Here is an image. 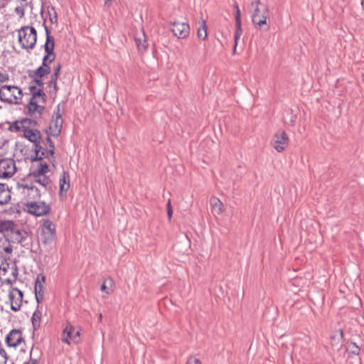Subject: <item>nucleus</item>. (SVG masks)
<instances>
[{
    "mask_svg": "<svg viewBox=\"0 0 364 364\" xmlns=\"http://www.w3.org/2000/svg\"><path fill=\"white\" fill-rule=\"evenodd\" d=\"M242 23H237L236 24V30H235V36H234V38H235V45H234V50H233V53H235L236 51V48H237V43H238V41L241 36V34H242Z\"/></svg>",
    "mask_w": 364,
    "mask_h": 364,
    "instance_id": "29",
    "label": "nucleus"
},
{
    "mask_svg": "<svg viewBox=\"0 0 364 364\" xmlns=\"http://www.w3.org/2000/svg\"><path fill=\"white\" fill-rule=\"evenodd\" d=\"M10 198L9 190L4 184L0 183V205L7 203Z\"/></svg>",
    "mask_w": 364,
    "mask_h": 364,
    "instance_id": "25",
    "label": "nucleus"
},
{
    "mask_svg": "<svg viewBox=\"0 0 364 364\" xmlns=\"http://www.w3.org/2000/svg\"><path fill=\"white\" fill-rule=\"evenodd\" d=\"M102 314H100V315H99V321H102Z\"/></svg>",
    "mask_w": 364,
    "mask_h": 364,
    "instance_id": "48",
    "label": "nucleus"
},
{
    "mask_svg": "<svg viewBox=\"0 0 364 364\" xmlns=\"http://www.w3.org/2000/svg\"><path fill=\"white\" fill-rule=\"evenodd\" d=\"M200 25L199 28H198L197 34H198V38L200 40L203 41L208 36L207 26H206V24H205V21L204 20H202L200 22Z\"/></svg>",
    "mask_w": 364,
    "mask_h": 364,
    "instance_id": "26",
    "label": "nucleus"
},
{
    "mask_svg": "<svg viewBox=\"0 0 364 364\" xmlns=\"http://www.w3.org/2000/svg\"><path fill=\"white\" fill-rule=\"evenodd\" d=\"M48 14L50 16V21L52 23H55L58 21L57 13L53 7L48 8Z\"/></svg>",
    "mask_w": 364,
    "mask_h": 364,
    "instance_id": "31",
    "label": "nucleus"
},
{
    "mask_svg": "<svg viewBox=\"0 0 364 364\" xmlns=\"http://www.w3.org/2000/svg\"><path fill=\"white\" fill-rule=\"evenodd\" d=\"M35 294H36V299L38 303H39L41 301L43 300V294L41 293L39 291L35 292Z\"/></svg>",
    "mask_w": 364,
    "mask_h": 364,
    "instance_id": "36",
    "label": "nucleus"
},
{
    "mask_svg": "<svg viewBox=\"0 0 364 364\" xmlns=\"http://www.w3.org/2000/svg\"><path fill=\"white\" fill-rule=\"evenodd\" d=\"M25 180H28L29 182L38 183L42 187H46L50 183V179L46 176H37L35 177L26 178Z\"/></svg>",
    "mask_w": 364,
    "mask_h": 364,
    "instance_id": "23",
    "label": "nucleus"
},
{
    "mask_svg": "<svg viewBox=\"0 0 364 364\" xmlns=\"http://www.w3.org/2000/svg\"><path fill=\"white\" fill-rule=\"evenodd\" d=\"M58 77H59V75H58V74H54V73H53V74L51 75V78H50V80H51V81H53V82H56V81H57V80H58Z\"/></svg>",
    "mask_w": 364,
    "mask_h": 364,
    "instance_id": "41",
    "label": "nucleus"
},
{
    "mask_svg": "<svg viewBox=\"0 0 364 364\" xmlns=\"http://www.w3.org/2000/svg\"><path fill=\"white\" fill-rule=\"evenodd\" d=\"M212 212L214 215H220L223 211V203L216 197H212L210 200Z\"/></svg>",
    "mask_w": 364,
    "mask_h": 364,
    "instance_id": "24",
    "label": "nucleus"
},
{
    "mask_svg": "<svg viewBox=\"0 0 364 364\" xmlns=\"http://www.w3.org/2000/svg\"><path fill=\"white\" fill-rule=\"evenodd\" d=\"M46 33V41L44 44L46 55L43 58L42 65L33 72L37 77H43L50 72L49 64L54 61L55 58V54L54 53L55 42L54 38L50 34L48 28L45 26Z\"/></svg>",
    "mask_w": 364,
    "mask_h": 364,
    "instance_id": "2",
    "label": "nucleus"
},
{
    "mask_svg": "<svg viewBox=\"0 0 364 364\" xmlns=\"http://www.w3.org/2000/svg\"><path fill=\"white\" fill-rule=\"evenodd\" d=\"M16 188L18 191L22 190V193L31 198L36 199L41 197V191L32 182H29L28 180L23 179L18 182L16 185Z\"/></svg>",
    "mask_w": 364,
    "mask_h": 364,
    "instance_id": "10",
    "label": "nucleus"
},
{
    "mask_svg": "<svg viewBox=\"0 0 364 364\" xmlns=\"http://www.w3.org/2000/svg\"><path fill=\"white\" fill-rule=\"evenodd\" d=\"M289 144V137L284 131L279 130L273 136L271 144L278 152L283 151Z\"/></svg>",
    "mask_w": 364,
    "mask_h": 364,
    "instance_id": "12",
    "label": "nucleus"
},
{
    "mask_svg": "<svg viewBox=\"0 0 364 364\" xmlns=\"http://www.w3.org/2000/svg\"><path fill=\"white\" fill-rule=\"evenodd\" d=\"M60 195L63 193L65 195L70 188V176L69 174L63 171L59 179Z\"/></svg>",
    "mask_w": 364,
    "mask_h": 364,
    "instance_id": "22",
    "label": "nucleus"
},
{
    "mask_svg": "<svg viewBox=\"0 0 364 364\" xmlns=\"http://www.w3.org/2000/svg\"><path fill=\"white\" fill-rule=\"evenodd\" d=\"M134 39L139 51L141 53L146 51L148 48V43L144 32L141 31L140 32L136 33Z\"/></svg>",
    "mask_w": 364,
    "mask_h": 364,
    "instance_id": "21",
    "label": "nucleus"
},
{
    "mask_svg": "<svg viewBox=\"0 0 364 364\" xmlns=\"http://www.w3.org/2000/svg\"><path fill=\"white\" fill-rule=\"evenodd\" d=\"M251 6L253 9L252 13V23L258 28H262L267 24V19L269 16V8L262 3L260 0L252 1Z\"/></svg>",
    "mask_w": 364,
    "mask_h": 364,
    "instance_id": "6",
    "label": "nucleus"
},
{
    "mask_svg": "<svg viewBox=\"0 0 364 364\" xmlns=\"http://www.w3.org/2000/svg\"><path fill=\"white\" fill-rule=\"evenodd\" d=\"M60 69H61V65L60 63H58L56 65H55L54 67V74H58V75H60Z\"/></svg>",
    "mask_w": 364,
    "mask_h": 364,
    "instance_id": "37",
    "label": "nucleus"
},
{
    "mask_svg": "<svg viewBox=\"0 0 364 364\" xmlns=\"http://www.w3.org/2000/svg\"><path fill=\"white\" fill-rule=\"evenodd\" d=\"M31 77L33 79L35 85H30L28 89L30 92H32L33 90L32 88H39L41 90H43V82L42 81V77H37L34 75H31Z\"/></svg>",
    "mask_w": 364,
    "mask_h": 364,
    "instance_id": "28",
    "label": "nucleus"
},
{
    "mask_svg": "<svg viewBox=\"0 0 364 364\" xmlns=\"http://www.w3.org/2000/svg\"><path fill=\"white\" fill-rule=\"evenodd\" d=\"M346 350L349 353L356 355H359L360 350L356 343L353 342L347 345Z\"/></svg>",
    "mask_w": 364,
    "mask_h": 364,
    "instance_id": "30",
    "label": "nucleus"
},
{
    "mask_svg": "<svg viewBox=\"0 0 364 364\" xmlns=\"http://www.w3.org/2000/svg\"><path fill=\"white\" fill-rule=\"evenodd\" d=\"M80 336V331L75 332V328L70 323H68L63 332L62 341L67 344L70 343V340L77 342V339Z\"/></svg>",
    "mask_w": 364,
    "mask_h": 364,
    "instance_id": "16",
    "label": "nucleus"
},
{
    "mask_svg": "<svg viewBox=\"0 0 364 364\" xmlns=\"http://www.w3.org/2000/svg\"><path fill=\"white\" fill-rule=\"evenodd\" d=\"M167 215H168V220H171L172 215H173L172 208H169V210H167Z\"/></svg>",
    "mask_w": 364,
    "mask_h": 364,
    "instance_id": "42",
    "label": "nucleus"
},
{
    "mask_svg": "<svg viewBox=\"0 0 364 364\" xmlns=\"http://www.w3.org/2000/svg\"><path fill=\"white\" fill-rule=\"evenodd\" d=\"M112 0H105V6H109L111 5Z\"/></svg>",
    "mask_w": 364,
    "mask_h": 364,
    "instance_id": "44",
    "label": "nucleus"
},
{
    "mask_svg": "<svg viewBox=\"0 0 364 364\" xmlns=\"http://www.w3.org/2000/svg\"><path fill=\"white\" fill-rule=\"evenodd\" d=\"M58 77H59V75H58V74H54V73H53V74L51 75V78H50V80H51V81H53V82H56V81H57V80H58Z\"/></svg>",
    "mask_w": 364,
    "mask_h": 364,
    "instance_id": "40",
    "label": "nucleus"
},
{
    "mask_svg": "<svg viewBox=\"0 0 364 364\" xmlns=\"http://www.w3.org/2000/svg\"><path fill=\"white\" fill-rule=\"evenodd\" d=\"M42 314L40 311L36 310L34 311L32 316V324L33 326V328L35 330L39 328L41 326V318Z\"/></svg>",
    "mask_w": 364,
    "mask_h": 364,
    "instance_id": "27",
    "label": "nucleus"
},
{
    "mask_svg": "<svg viewBox=\"0 0 364 364\" xmlns=\"http://www.w3.org/2000/svg\"><path fill=\"white\" fill-rule=\"evenodd\" d=\"M8 356L6 350L0 347V364H6Z\"/></svg>",
    "mask_w": 364,
    "mask_h": 364,
    "instance_id": "32",
    "label": "nucleus"
},
{
    "mask_svg": "<svg viewBox=\"0 0 364 364\" xmlns=\"http://www.w3.org/2000/svg\"><path fill=\"white\" fill-rule=\"evenodd\" d=\"M32 92H30L31 97L25 107L26 113L33 118H39L45 110L46 102V95L43 90L39 88H32Z\"/></svg>",
    "mask_w": 364,
    "mask_h": 364,
    "instance_id": "3",
    "label": "nucleus"
},
{
    "mask_svg": "<svg viewBox=\"0 0 364 364\" xmlns=\"http://www.w3.org/2000/svg\"><path fill=\"white\" fill-rule=\"evenodd\" d=\"M48 86H49V87H50V88H51V87H53V88H54V90H55V88H56V82H53V81L50 80V81H49Z\"/></svg>",
    "mask_w": 364,
    "mask_h": 364,
    "instance_id": "43",
    "label": "nucleus"
},
{
    "mask_svg": "<svg viewBox=\"0 0 364 364\" xmlns=\"http://www.w3.org/2000/svg\"><path fill=\"white\" fill-rule=\"evenodd\" d=\"M26 211L36 216H41L47 214L50 210V205L42 201L28 202L25 205Z\"/></svg>",
    "mask_w": 364,
    "mask_h": 364,
    "instance_id": "9",
    "label": "nucleus"
},
{
    "mask_svg": "<svg viewBox=\"0 0 364 364\" xmlns=\"http://www.w3.org/2000/svg\"><path fill=\"white\" fill-rule=\"evenodd\" d=\"M10 276H11V274H10V272H9V273L7 274V277H10Z\"/></svg>",
    "mask_w": 364,
    "mask_h": 364,
    "instance_id": "50",
    "label": "nucleus"
},
{
    "mask_svg": "<svg viewBox=\"0 0 364 364\" xmlns=\"http://www.w3.org/2000/svg\"><path fill=\"white\" fill-rule=\"evenodd\" d=\"M171 30L175 36L181 39L187 38L190 33V27L186 23L174 22Z\"/></svg>",
    "mask_w": 364,
    "mask_h": 364,
    "instance_id": "15",
    "label": "nucleus"
},
{
    "mask_svg": "<svg viewBox=\"0 0 364 364\" xmlns=\"http://www.w3.org/2000/svg\"><path fill=\"white\" fill-rule=\"evenodd\" d=\"M235 24L237 23H242L241 22V19H240V8H239V6L235 4Z\"/></svg>",
    "mask_w": 364,
    "mask_h": 364,
    "instance_id": "33",
    "label": "nucleus"
},
{
    "mask_svg": "<svg viewBox=\"0 0 364 364\" xmlns=\"http://www.w3.org/2000/svg\"><path fill=\"white\" fill-rule=\"evenodd\" d=\"M39 163L36 166H33L30 169V173L26 178L35 177L37 176H45L49 171V167L47 163L39 160Z\"/></svg>",
    "mask_w": 364,
    "mask_h": 364,
    "instance_id": "18",
    "label": "nucleus"
},
{
    "mask_svg": "<svg viewBox=\"0 0 364 364\" xmlns=\"http://www.w3.org/2000/svg\"><path fill=\"white\" fill-rule=\"evenodd\" d=\"M361 77H362L363 81L364 82V73H362V75H361Z\"/></svg>",
    "mask_w": 364,
    "mask_h": 364,
    "instance_id": "49",
    "label": "nucleus"
},
{
    "mask_svg": "<svg viewBox=\"0 0 364 364\" xmlns=\"http://www.w3.org/2000/svg\"><path fill=\"white\" fill-rule=\"evenodd\" d=\"M186 364H201V362L198 358L195 357H190L188 359Z\"/></svg>",
    "mask_w": 364,
    "mask_h": 364,
    "instance_id": "35",
    "label": "nucleus"
},
{
    "mask_svg": "<svg viewBox=\"0 0 364 364\" xmlns=\"http://www.w3.org/2000/svg\"><path fill=\"white\" fill-rule=\"evenodd\" d=\"M27 120L23 122L22 131L23 136L30 141L34 143L36 156L33 160H41L43 158L53 157L54 154L55 146L49 136L46 137V142L41 141V132L37 129H31L26 127Z\"/></svg>",
    "mask_w": 364,
    "mask_h": 364,
    "instance_id": "1",
    "label": "nucleus"
},
{
    "mask_svg": "<svg viewBox=\"0 0 364 364\" xmlns=\"http://www.w3.org/2000/svg\"><path fill=\"white\" fill-rule=\"evenodd\" d=\"M63 120L60 114V108L59 106H58L57 109L53 113V119L49 126L50 133L53 136H57L60 134L63 127Z\"/></svg>",
    "mask_w": 364,
    "mask_h": 364,
    "instance_id": "14",
    "label": "nucleus"
},
{
    "mask_svg": "<svg viewBox=\"0 0 364 364\" xmlns=\"http://www.w3.org/2000/svg\"><path fill=\"white\" fill-rule=\"evenodd\" d=\"M100 289H101V290H102V291H105L106 290L107 287H106V285H105V283L102 284V286H101V288H100Z\"/></svg>",
    "mask_w": 364,
    "mask_h": 364,
    "instance_id": "45",
    "label": "nucleus"
},
{
    "mask_svg": "<svg viewBox=\"0 0 364 364\" xmlns=\"http://www.w3.org/2000/svg\"><path fill=\"white\" fill-rule=\"evenodd\" d=\"M169 208H172L170 200L168 201V203H167V210H169Z\"/></svg>",
    "mask_w": 364,
    "mask_h": 364,
    "instance_id": "46",
    "label": "nucleus"
},
{
    "mask_svg": "<svg viewBox=\"0 0 364 364\" xmlns=\"http://www.w3.org/2000/svg\"><path fill=\"white\" fill-rule=\"evenodd\" d=\"M18 41L23 49L32 50L36 44V30L29 26L21 27L18 30Z\"/></svg>",
    "mask_w": 364,
    "mask_h": 364,
    "instance_id": "5",
    "label": "nucleus"
},
{
    "mask_svg": "<svg viewBox=\"0 0 364 364\" xmlns=\"http://www.w3.org/2000/svg\"><path fill=\"white\" fill-rule=\"evenodd\" d=\"M338 333H339V334L341 336V338H342L343 337V331L342 330H339Z\"/></svg>",
    "mask_w": 364,
    "mask_h": 364,
    "instance_id": "47",
    "label": "nucleus"
},
{
    "mask_svg": "<svg viewBox=\"0 0 364 364\" xmlns=\"http://www.w3.org/2000/svg\"><path fill=\"white\" fill-rule=\"evenodd\" d=\"M55 233L54 224L49 220L44 221L43 224V235L45 237V242L53 240Z\"/></svg>",
    "mask_w": 364,
    "mask_h": 364,
    "instance_id": "19",
    "label": "nucleus"
},
{
    "mask_svg": "<svg viewBox=\"0 0 364 364\" xmlns=\"http://www.w3.org/2000/svg\"><path fill=\"white\" fill-rule=\"evenodd\" d=\"M16 171L15 161L11 159L0 160V178H10Z\"/></svg>",
    "mask_w": 364,
    "mask_h": 364,
    "instance_id": "11",
    "label": "nucleus"
},
{
    "mask_svg": "<svg viewBox=\"0 0 364 364\" xmlns=\"http://www.w3.org/2000/svg\"><path fill=\"white\" fill-rule=\"evenodd\" d=\"M23 97L22 90L17 86L3 85L0 88V100L9 104L19 105Z\"/></svg>",
    "mask_w": 364,
    "mask_h": 364,
    "instance_id": "7",
    "label": "nucleus"
},
{
    "mask_svg": "<svg viewBox=\"0 0 364 364\" xmlns=\"http://www.w3.org/2000/svg\"><path fill=\"white\" fill-rule=\"evenodd\" d=\"M16 12L21 16L22 17L23 15H24V11H23V9L22 8H20V7H17L16 8Z\"/></svg>",
    "mask_w": 364,
    "mask_h": 364,
    "instance_id": "38",
    "label": "nucleus"
},
{
    "mask_svg": "<svg viewBox=\"0 0 364 364\" xmlns=\"http://www.w3.org/2000/svg\"><path fill=\"white\" fill-rule=\"evenodd\" d=\"M37 291L43 293V285L38 279H37L36 281V284H35V292H37Z\"/></svg>",
    "mask_w": 364,
    "mask_h": 364,
    "instance_id": "34",
    "label": "nucleus"
},
{
    "mask_svg": "<svg viewBox=\"0 0 364 364\" xmlns=\"http://www.w3.org/2000/svg\"><path fill=\"white\" fill-rule=\"evenodd\" d=\"M11 309L14 311L21 309L23 302V292L17 288H12L9 292Z\"/></svg>",
    "mask_w": 364,
    "mask_h": 364,
    "instance_id": "13",
    "label": "nucleus"
},
{
    "mask_svg": "<svg viewBox=\"0 0 364 364\" xmlns=\"http://www.w3.org/2000/svg\"><path fill=\"white\" fill-rule=\"evenodd\" d=\"M23 341L22 333L20 330L13 329L6 336V342L10 347H16Z\"/></svg>",
    "mask_w": 364,
    "mask_h": 364,
    "instance_id": "17",
    "label": "nucleus"
},
{
    "mask_svg": "<svg viewBox=\"0 0 364 364\" xmlns=\"http://www.w3.org/2000/svg\"><path fill=\"white\" fill-rule=\"evenodd\" d=\"M9 79L8 75L6 74H3L0 73V81L4 82Z\"/></svg>",
    "mask_w": 364,
    "mask_h": 364,
    "instance_id": "39",
    "label": "nucleus"
},
{
    "mask_svg": "<svg viewBox=\"0 0 364 364\" xmlns=\"http://www.w3.org/2000/svg\"><path fill=\"white\" fill-rule=\"evenodd\" d=\"M18 269L16 264L6 262L0 265V281L2 284H12L16 282L18 277Z\"/></svg>",
    "mask_w": 364,
    "mask_h": 364,
    "instance_id": "8",
    "label": "nucleus"
},
{
    "mask_svg": "<svg viewBox=\"0 0 364 364\" xmlns=\"http://www.w3.org/2000/svg\"><path fill=\"white\" fill-rule=\"evenodd\" d=\"M0 233L2 237H7L14 242H21L27 236L26 232L20 229L11 220H0Z\"/></svg>",
    "mask_w": 364,
    "mask_h": 364,
    "instance_id": "4",
    "label": "nucleus"
},
{
    "mask_svg": "<svg viewBox=\"0 0 364 364\" xmlns=\"http://www.w3.org/2000/svg\"><path fill=\"white\" fill-rule=\"evenodd\" d=\"M19 242H14L11 239L7 237H0V254L5 253L11 255L13 252V245L18 244Z\"/></svg>",
    "mask_w": 364,
    "mask_h": 364,
    "instance_id": "20",
    "label": "nucleus"
}]
</instances>
